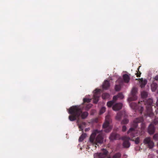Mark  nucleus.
<instances>
[{"label":"nucleus","instance_id":"obj_19","mask_svg":"<svg viewBox=\"0 0 158 158\" xmlns=\"http://www.w3.org/2000/svg\"><path fill=\"white\" fill-rule=\"evenodd\" d=\"M102 97L103 99H108L110 97V94L107 93H103L102 94Z\"/></svg>","mask_w":158,"mask_h":158},{"label":"nucleus","instance_id":"obj_35","mask_svg":"<svg viewBox=\"0 0 158 158\" xmlns=\"http://www.w3.org/2000/svg\"><path fill=\"white\" fill-rule=\"evenodd\" d=\"M153 100L151 98H149V105H152L153 104Z\"/></svg>","mask_w":158,"mask_h":158},{"label":"nucleus","instance_id":"obj_5","mask_svg":"<svg viewBox=\"0 0 158 158\" xmlns=\"http://www.w3.org/2000/svg\"><path fill=\"white\" fill-rule=\"evenodd\" d=\"M112 120L109 115H107L106 116L105 121L103 123L102 127L104 131L106 132H109L112 128V126L110 125Z\"/></svg>","mask_w":158,"mask_h":158},{"label":"nucleus","instance_id":"obj_9","mask_svg":"<svg viewBox=\"0 0 158 158\" xmlns=\"http://www.w3.org/2000/svg\"><path fill=\"white\" fill-rule=\"evenodd\" d=\"M116 82L117 83H119V84L116 85L115 87V90L116 91H119L121 89V86L123 84L122 80L121 79H118Z\"/></svg>","mask_w":158,"mask_h":158},{"label":"nucleus","instance_id":"obj_29","mask_svg":"<svg viewBox=\"0 0 158 158\" xmlns=\"http://www.w3.org/2000/svg\"><path fill=\"white\" fill-rule=\"evenodd\" d=\"M153 115L151 110V107L149 106V116L152 117Z\"/></svg>","mask_w":158,"mask_h":158},{"label":"nucleus","instance_id":"obj_37","mask_svg":"<svg viewBox=\"0 0 158 158\" xmlns=\"http://www.w3.org/2000/svg\"><path fill=\"white\" fill-rule=\"evenodd\" d=\"M153 138L156 140H158V134H155Z\"/></svg>","mask_w":158,"mask_h":158},{"label":"nucleus","instance_id":"obj_43","mask_svg":"<svg viewBox=\"0 0 158 158\" xmlns=\"http://www.w3.org/2000/svg\"><path fill=\"white\" fill-rule=\"evenodd\" d=\"M106 158H111V157L110 156H109Z\"/></svg>","mask_w":158,"mask_h":158},{"label":"nucleus","instance_id":"obj_3","mask_svg":"<svg viewBox=\"0 0 158 158\" xmlns=\"http://www.w3.org/2000/svg\"><path fill=\"white\" fill-rule=\"evenodd\" d=\"M135 133V131L134 129L131 127L127 132V134H129L130 137L124 136L122 137L121 139L123 141V146L124 148H128L130 147V143L129 140L134 141V139L133 138L136 136Z\"/></svg>","mask_w":158,"mask_h":158},{"label":"nucleus","instance_id":"obj_14","mask_svg":"<svg viewBox=\"0 0 158 158\" xmlns=\"http://www.w3.org/2000/svg\"><path fill=\"white\" fill-rule=\"evenodd\" d=\"M130 74L129 75L127 74H125L123 75V77L124 82L126 83H128L129 82L130 80Z\"/></svg>","mask_w":158,"mask_h":158},{"label":"nucleus","instance_id":"obj_38","mask_svg":"<svg viewBox=\"0 0 158 158\" xmlns=\"http://www.w3.org/2000/svg\"><path fill=\"white\" fill-rule=\"evenodd\" d=\"M127 127L125 126H123L122 127V131H126Z\"/></svg>","mask_w":158,"mask_h":158},{"label":"nucleus","instance_id":"obj_7","mask_svg":"<svg viewBox=\"0 0 158 158\" xmlns=\"http://www.w3.org/2000/svg\"><path fill=\"white\" fill-rule=\"evenodd\" d=\"M100 96V90L96 89H95L94 94V103L96 104L99 100V98Z\"/></svg>","mask_w":158,"mask_h":158},{"label":"nucleus","instance_id":"obj_28","mask_svg":"<svg viewBox=\"0 0 158 158\" xmlns=\"http://www.w3.org/2000/svg\"><path fill=\"white\" fill-rule=\"evenodd\" d=\"M85 105L86 106L85 108V110H88L92 106V104L89 103L88 104H85Z\"/></svg>","mask_w":158,"mask_h":158},{"label":"nucleus","instance_id":"obj_40","mask_svg":"<svg viewBox=\"0 0 158 158\" xmlns=\"http://www.w3.org/2000/svg\"><path fill=\"white\" fill-rule=\"evenodd\" d=\"M155 79L156 80L158 81V76H156L155 77Z\"/></svg>","mask_w":158,"mask_h":158},{"label":"nucleus","instance_id":"obj_33","mask_svg":"<svg viewBox=\"0 0 158 158\" xmlns=\"http://www.w3.org/2000/svg\"><path fill=\"white\" fill-rule=\"evenodd\" d=\"M135 144H137L139 143V137H137L135 140L134 141Z\"/></svg>","mask_w":158,"mask_h":158},{"label":"nucleus","instance_id":"obj_20","mask_svg":"<svg viewBox=\"0 0 158 158\" xmlns=\"http://www.w3.org/2000/svg\"><path fill=\"white\" fill-rule=\"evenodd\" d=\"M121 154L119 152H117L115 154L112 158H120Z\"/></svg>","mask_w":158,"mask_h":158},{"label":"nucleus","instance_id":"obj_21","mask_svg":"<svg viewBox=\"0 0 158 158\" xmlns=\"http://www.w3.org/2000/svg\"><path fill=\"white\" fill-rule=\"evenodd\" d=\"M130 106L133 109H136L137 108L138 104L135 102H132L130 104Z\"/></svg>","mask_w":158,"mask_h":158},{"label":"nucleus","instance_id":"obj_36","mask_svg":"<svg viewBox=\"0 0 158 158\" xmlns=\"http://www.w3.org/2000/svg\"><path fill=\"white\" fill-rule=\"evenodd\" d=\"M79 131H83V128L82 127V126L81 124H80L79 125Z\"/></svg>","mask_w":158,"mask_h":158},{"label":"nucleus","instance_id":"obj_10","mask_svg":"<svg viewBox=\"0 0 158 158\" xmlns=\"http://www.w3.org/2000/svg\"><path fill=\"white\" fill-rule=\"evenodd\" d=\"M122 106L123 105L122 103H117L113 106L112 109L115 111L118 110L122 108Z\"/></svg>","mask_w":158,"mask_h":158},{"label":"nucleus","instance_id":"obj_4","mask_svg":"<svg viewBox=\"0 0 158 158\" xmlns=\"http://www.w3.org/2000/svg\"><path fill=\"white\" fill-rule=\"evenodd\" d=\"M143 121V118L142 117H140L135 119L133 121V123L132 125V128L134 129L135 131V134L136 136H138V134L139 135H142L144 133V129L145 127V124L144 123L141 124V126L140 130L139 131H136L135 130V129L138 126V123L142 122Z\"/></svg>","mask_w":158,"mask_h":158},{"label":"nucleus","instance_id":"obj_18","mask_svg":"<svg viewBox=\"0 0 158 158\" xmlns=\"http://www.w3.org/2000/svg\"><path fill=\"white\" fill-rule=\"evenodd\" d=\"M87 135L86 133H83L80 136L79 139V141L82 142L86 136Z\"/></svg>","mask_w":158,"mask_h":158},{"label":"nucleus","instance_id":"obj_26","mask_svg":"<svg viewBox=\"0 0 158 158\" xmlns=\"http://www.w3.org/2000/svg\"><path fill=\"white\" fill-rule=\"evenodd\" d=\"M154 146V143L149 138V148H151Z\"/></svg>","mask_w":158,"mask_h":158},{"label":"nucleus","instance_id":"obj_23","mask_svg":"<svg viewBox=\"0 0 158 158\" xmlns=\"http://www.w3.org/2000/svg\"><path fill=\"white\" fill-rule=\"evenodd\" d=\"M142 97L143 98H146L148 95V93L145 91H143L141 93Z\"/></svg>","mask_w":158,"mask_h":158},{"label":"nucleus","instance_id":"obj_8","mask_svg":"<svg viewBox=\"0 0 158 158\" xmlns=\"http://www.w3.org/2000/svg\"><path fill=\"white\" fill-rule=\"evenodd\" d=\"M136 89L135 88H133L131 92L132 96L129 98V99L130 101H135L137 99V97L136 96L137 93Z\"/></svg>","mask_w":158,"mask_h":158},{"label":"nucleus","instance_id":"obj_31","mask_svg":"<svg viewBox=\"0 0 158 158\" xmlns=\"http://www.w3.org/2000/svg\"><path fill=\"white\" fill-rule=\"evenodd\" d=\"M106 110V108L105 107H102L100 110V114H101L103 113Z\"/></svg>","mask_w":158,"mask_h":158},{"label":"nucleus","instance_id":"obj_42","mask_svg":"<svg viewBox=\"0 0 158 158\" xmlns=\"http://www.w3.org/2000/svg\"><path fill=\"white\" fill-rule=\"evenodd\" d=\"M156 105L158 106V99L157 100V102H156Z\"/></svg>","mask_w":158,"mask_h":158},{"label":"nucleus","instance_id":"obj_16","mask_svg":"<svg viewBox=\"0 0 158 158\" xmlns=\"http://www.w3.org/2000/svg\"><path fill=\"white\" fill-rule=\"evenodd\" d=\"M155 131V128L154 126L152 125H150L149 126V134H153Z\"/></svg>","mask_w":158,"mask_h":158},{"label":"nucleus","instance_id":"obj_12","mask_svg":"<svg viewBox=\"0 0 158 158\" xmlns=\"http://www.w3.org/2000/svg\"><path fill=\"white\" fill-rule=\"evenodd\" d=\"M138 104L139 105L140 104L141 105L144 104L147 110V111L148 110V100L144 99L143 101H139Z\"/></svg>","mask_w":158,"mask_h":158},{"label":"nucleus","instance_id":"obj_32","mask_svg":"<svg viewBox=\"0 0 158 158\" xmlns=\"http://www.w3.org/2000/svg\"><path fill=\"white\" fill-rule=\"evenodd\" d=\"M137 73H135V74L137 77H140L141 74V73L139 71V69H137Z\"/></svg>","mask_w":158,"mask_h":158},{"label":"nucleus","instance_id":"obj_15","mask_svg":"<svg viewBox=\"0 0 158 158\" xmlns=\"http://www.w3.org/2000/svg\"><path fill=\"white\" fill-rule=\"evenodd\" d=\"M110 84L109 81L106 80L103 83L102 88L104 89H107L110 87Z\"/></svg>","mask_w":158,"mask_h":158},{"label":"nucleus","instance_id":"obj_41","mask_svg":"<svg viewBox=\"0 0 158 158\" xmlns=\"http://www.w3.org/2000/svg\"><path fill=\"white\" fill-rule=\"evenodd\" d=\"M94 110H92V112H91V115H93V114H94L93 113H94Z\"/></svg>","mask_w":158,"mask_h":158},{"label":"nucleus","instance_id":"obj_2","mask_svg":"<svg viewBox=\"0 0 158 158\" xmlns=\"http://www.w3.org/2000/svg\"><path fill=\"white\" fill-rule=\"evenodd\" d=\"M103 137L102 132L96 130L93 131L89 138L90 142L93 145L98 146V144L103 143Z\"/></svg>","mask_w":158,"mask_h":158},{"label":"nucleus","instance_id":"obj_6","mask_svg":"<svg viewBox=\"0 0 158 158\" xmlns=\"http://www.w3.org/2000/svg\"><path fill=\"white\" fill-rule=\"evenodd\" d=\"M108 151L106 149L103 148L101 150V152L99 153H96L94 154V158H105L107 156Z\"/></svg>","mask_w":158,"mask_h":158},{"label":"nucleus","instance_id":"obj_11","mask_svg":"<svg viewBox=\"0 0 158 158\" xmlns=\"http://www.w3.org/2000/svg\"><path fill=\"white\" fill-rule=\"evenodd\" d=\"M119 138L120 136L119 135L116 133H112L109 137V139L110 140L118 139H119Z\"/></svg>","mask_w":158,"mask_h":158},{"label":"nucleus","instance_id":"obj_22","mask_svg":"<svg viewBox=\"0 0 158 158\" xmlns=\"http://www.w3.org/2000/svg\"><path fill=\"white\" fill-rule=\"evenodd\" d=\"M122 116V113L121 112H120L117 113V115L116 117V119L118 120H120Z\"/></svg>","mask_w":158,"mask_h":158},{"label":"nucleus","instance_id":"obj_13","mask_svg":"<svg viewBox=\"0 0 158 158\" xmlns=\"http://www.w3.org/2000/svg\"><path fill=\"white\" fill-rule=\"evenodd\" d=\"M124 98V96L121 93H120L117 95L114 96L113 97V100L115 102L117 99L119 98L120 99H122Z\"/></svg>","mask_w":158,"mask_h":158},{"label":"nucleus","instance_id":"obj_27","mask_svg":"<svg viewBox=\"0 0 158 158\" xmlns=\"http://www.w3.org/2000/svg\"><path fill=\"white\" fill-rule=\"evenodd\" d=\"M114 102L113 101H109L107 102V105L108 107H111L113 104Z\"/></svg>","mask_w":158,"mask_h":158},{"label":"nucleus","instance_id":"obj_17","mask_svg":"<svg viewBox=\"0 0 158 158\" xmlns=\"http://www.w3.org/2000/svg\"><path fill=\"white\" fill-rule=\"evenodd\" d=\"M140 87L142 88H144L147 83V81L146 80H143V79H140Z\"/></svg>","mask_w":158,"mask_h":158},{"label":"nucleus","instance_id":"obj_39","mask_svg":"<svg viewBox=\"0 0 158 158\" xmlns=\"http://www.w3.org/2000/svg\"><path fill=\"white\" fill-rule=\"evenodd\" d=\"M143 106H141V109H140V113L141 114L142 113V112L143 111Z\"/></svg>","mask_w":158,"mask_h":158},{"label":"nucleus","instance_id":"obj_24","mask_svg":"<svg viewBox=\"0 0 158 158\" xmlns=\"http://www.w3.org/2000/svg\"><path fill=\"white\" fill-rule=\"evenodd\" d=\"M151 89L153 91H155L156 89L157 85L155 83H153L151 85Z\"/></svg>","mask_w":158,"mask_h":158},{"label":"nucleus","instance_id":"obj_1","mask_svg":"<svg viewBox=\"0 0 158 158\" xmlns=\"http://www.w3.org/2000/svg\"><path fill=\"white\" fill-rule=\"evenodd\" d=\"M82 109L80 106H75L71 107L69 110V113L71 114L69 116V120L71 121L76 120L79 118L81 115L82 119L86 118L88 115L87 112H82Z\"/></svg>","mask_w":158,"mask_h":158},{"label":"nucleus","instance_id":"obj_34","mask_svg":"<svg viewBox=\"0 0 158 158\" xmlns=\"http://www.w3.org/2000/svg\"><path fill=\"white\" fill-rule=\"evenodd\" d=\"M144 143L145 144H148V137H147L145 138L144 141Z\"/></svg>","mask_w":158,"mask_h":158},{"label":"nucleus","instance_id":"obj_25","mask_svg":"<svg viewBox=\"0 0 158 158\" xmlns=\"http://www.w3.org/2000/svg\"><path fill=\"white\" fill-rule=\"evenodd\" d=\"M91 99L87 98H84L83 99V104L85 105V103H89L91 102Z\"/></svg>","mask_w":158,"mask_h":158},{"label":"nucleus","instance_id":"obj_30","mask_svg":"<svg viewBox=\"0 0 158 158\" xmlns=\"http://www.w3.org/2000/svg\"><path fill=\"white\" fill-rule=\"evenodd\" d=\"M129 122L127 118H125L123 119L121 122V123L122 124H127Z\"/></svg>","mask_w":158,"mask_h":158}]
</instances>
